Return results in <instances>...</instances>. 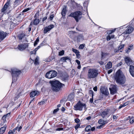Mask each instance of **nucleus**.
<instances>
[{"instance_id": "nucleus-1", "label": "nucleus", "mask_w": 134, "mask_h": 134, "mask_svg": "<svg viewBox=\"0 0 134 134\" xmlns=\"http://www.w3.org/2000/svg\"><path fill=\"white\" fill-rule=\"evenodd\" d=\"M115 78L116 82L120 84L124 83L126 81L125 76L120 70H118L116 72Z\"/></svg>"}, {"instance_id": "nucleus-2", "label": "nucleus", "mask_w": 134, "mask_h": 134, "mask_svg": "<svg viewBox=\"0 0 134 134\" xmlns=\"http://www.w3.org/2000/svg\"><path fill=\"white\" fill-rule=\"evenodd\" d=\"M99 72L97 70L95 69H90L88 70L87 74L88 79H93L96 78Z\"/></svg>"}, {"instance_id": "nucleus-3", "label": "nucleus", "mask_w": 134, "mask_h": 134, "mask_svg": "<svg viewBox=\"0 0 134 134\" xmlns=\"http://www.w3.org/2000/svg\"><path fill=\"white\" fill-rule=\"evenodd\" d=\"M51 84L52 89L55 91H57L59 90L62 85H64L57 80L52 81Z\"/></svg>"}, {"instance_id": "nucleus-4", "label": "nucleus", "mask_w": 134, "mask_h": 134, "mask_svg": "<svg viewBox=\"0 0 134 134\" xmlns=\"http://www.w3.org/2000/svg\"><path fill=\"white\" fill-rule=\"evenodd\" d=\"M82 14V13L81 12L78 11L71 13L68 16L73 17L77 22L81 18Z\"/></svg>"}, {"instance_id": "nucleus-5", "label": "nucleus", "mask_w": 134, "mask_h": 134, "mask_svg": "<svg viewBox=\"0 0 134 134\" xmlns=\"http://www.w3.org/2000/svg\"><path fill=\"white\" fill-rule=\"evenodd\" d=\"M74 109L75 110H82L83 108L85 109L86 108L85 104L82 103L79 101L75 106H74Z\"/></svg>"}, {"instance_id": "nucleus-6", "label": "nucleus", "mask_w": 134, "mask_h": 134, "mask_svg": "<svg viewBox=\"0 0 134 134\" xmlns=\"http://www.w3.org/2000/svg\"><path fill=\"white\" fill-rule=\"evenodd\" d=\"M12 70L13 83V82H15L16 81L17 76L20 74L21 72L17 69H13Z\"/></svg>"}, {"instance_id": "nucleus-7", "label": "nucleus", "mask_w": 134, "mask_h": 134, "mask_svg": "<svg viewBox=\"0 0 134 134\" xmlns=\"http://www.w3.org/2000/svg\"><path fill=\"white\" fill-rule=\"evenodd\" d=\"M57 74V72L55 71H51L46 74V77L47 78L51 79L55 77Z\"/></svg>"}, {"instance_id": "nucleus-8", "label": "nucleus", "mask_w": 134, "mask_h": 134, "mask_svg": "<svg viewBox=\"0 0 134 134\" xmlns=\"http://www.w3.org/2000/svg\"><path fill=\"white\" fill-rule=\"evenodd\" d=\"M28 43H24L19 44L18 47V49L20 51H23L28 47Z\"/></svg>"}, {"instance_id": "nucleus-9", "label": "nucleus", "mask_w": 134, "mask_h": 134, "mask_svg": "<svg viewBox=\"0 0 134 134\" xmlns=\"http://www.w3.org/2000/svg\"><path fill=\"white\" fill-rule=\"evenodd\" d=\"M133 30L134 28L132 27L129 26L127 28L126 30L122 34L124 35L129 34L131 33Z\"/></svg>"}, {"instance_id": "nucleus-10", "label": "nucleus", "mask_w": 134, "mask_h": 134, "mask_svg": "<svg viewBox=\"0 0 134 134\" xmlns=\"http://www.w3.org/2000/svg\"><path fill=\"white\" fill-rule=\"evenodd\" d=\"M109 89L111 94H114L116 92V86L113 85H111Z\"/></svg>"}, {"instance_id": "nucleus-11", "label": "nucleus", "mask_w": 134, "mask_h": 134, "mask_svg": "<svg viewBox=\"0 0 134 134\" xmlns=\"http://www.w3.org/2000/svg\"><path fill=\"white\" fill-rule=\"evenodd\" d=\"M54 27V26L53 25H51L45 27L44 30V34L46 33L48 31L53 28Z\"/></svg>"}, {"instance_id": "nucleus-12", "label": "nucleus", "mask_w": 134, "mask_h": 134, "mask_svg": "<svg viewBox=\"0 0 134 134\" xmlns=\"http://www.w3.org/2000/svg\"><path fill=\"white\" fill-rule=\"evenodd\" d=\"M125 61L126 63L128 65H131L133 63L131 59L129 57H126L125 59Z\"/></svg>"}, {"instance_id": "nucleus-13", "label": "nucleus", "mask_w": 134, "mask_h": 134, "mask_svg": "<svg viewBox=\"0 0 134 134\" xmlns=\"http://www.w3.org/2000/svg\"><path fill=\"white\" fill-rule=\"evenodd\" d=\"M101 92L103 94L106 95H108L109 94L107 89L103 87H102L100 89Z\"/></svg>"}, {"instance_id": "nucleus-14", "label": "nucleus", "mask_w": 134, "mask_h": 134, "mask_svg": "<svg viewBox=\"0 0 134 134\" xmlns=\"http://www.w3.org/2000/svg\"><path fill=\"white\" fill-rule=\"evenodd\" d=\"M10 4V2H8L5 4L4 5L3 7L1 10V12L4 13L5 11L7 9L9 5Z\"/></svg>"}, {"instance_id": "nucleus-15", "label": "nucleus", "mask_w": 134, "mask_h": 134, "mask_svg": "<svg viewBox=\"0 0 134 134\" xmlns=\"http://www.w3.org/2000/svg\"><path fill=\"white\" fill-rule=\"evenodd\" d=\"M40 22V20L36 18L33 20L31 21L30 23V26L34 25H36L38 24Z\"/></svg>"}, {"instance_id": "nucleus-16", "label": "nucleus", "mask_w": 134, "mask_h": 134, "mask_svg": "<svg viewBox=\"0 0 134 134\" xmlns=\"http://www.w3.org/2000/svg\"><path fill=\"white\" fill-rule=\"evenodd\" d=\"M109 110L108 109H105L102 112L101 114V115L102 117L104 118L107 116V115L109 113Z\"/></svg>"}, {"instance_id": "nucleus-17", "label": "nucleus", "mask_w": 134, "mask_h": 134, "mask_svg": "<svg viewBox=\"0 0 134 134\" xmlns=\"http://www.w3.org/2000/svg\"><path fill=\"white\" fill-rule=\"evenodd\" d=\"M7 36V33L2 31H0V39L3 40Z\"/></svg>"}, {"instance_id": "nucleus-18", "label": "nucleus", "mask_w": 134, "mask_h": 134, "mask_svg": "<svg viewBox=\"0 0 134 134\" xmlns=\"http://www.w3.org/2000/svg\"><path fill=\"white\" fill-rule=\"evenodd\" d=\"M77 41L80 42L85 40V39L82 35H80L77 36Z\"/></svg>"}, {"instance_id": "nucleus-19", "label": "nucleus", "mask_w": 134, "mask_h": 134, "mask_svg": "<svg viewBox=\"0 0 134 134\" xmlns=\"http://www.w3.org/2000/svg\"><path fill=\"white\" fill-rule=\"evenodd\" d=\"M129 71L130 74L133 76L134 77V66L131 65L130 66Z\"/></svg>"}, {"instance_id": "nucleus-20", "label": "nucleus", "mask_w": 134, "mask_h": 134, "mask_svg": "<svg viewBox=\"0 0 134 134\" xmlns=\"http://www.w3.org/2000/svg\"><path fill=\"white\" fill-rule=\"evenodd\" d=\"M39 92L37 91H34L30 93V97H33L35 96L38 95L39 94Z\"/></svg>"}, {"instance_id": "nucleus-21", "label": "nucleus", "mask_w": 134, "mask_h": 134, "mask_svg": "<svg viewBox=\"0 0 134 134\" xmlns=\"http://www.w3.org/2000/svg\"><path fill=\"white\" fill-rule=\"evenodd\" d=\"M7 126L5 125L4 126L0 129V134H3L5 132Z\"/></svg>"}, {"instance_id": "nucleus-22", "label": "nucleus", "mask_w": 134, "mask_h": 134, "mask_svg": "<svg viewBox=\"0 0 134 134\" xmlns=\"http://www.w3.org/2000/svg\"><path fill=\"white\" fill-rule=\"evenodd\" d=\"M25 36L24 33L22 32L18 35V37L19 40H21L23 39Z\"/></svg>"}, {"instance_id": "nucleus-23", "label": "nucleus", "mask_w": 134, "mask_h": 134, "mask_svg": "<svg viewBox=\"0 0 134 134\" xmlns=\"http://www.w3.org/2000/svg\"><path fill=\"white\" fill-rule=\"evenodd\" d=\"M133 48V45H131L129 46V47L126 51V53H129L131 51V50Z\"/></svg>"}, {"instance_id": "nucleus-24", "label": "nucleus", "mask_w": 134, "mask_h": 134, "mask_svg": "<svg viewBox=\"0 0 134 134\" xmlns=\"http://www.w3.org/2000/svg\"><path fill=\"white\" fill-rule=\"evenodd\" d=\"M10 115V114L8 113V114L4 116H3L2 118L1 121H3V123H5L6 122V118L7 117V116L8 115Z\"/></svg>"}, {"instance_id": "nucleus-25", "label": "nucleus", "mask_w": 134, "mask_h": 134, "mask_svg": "<svg viewBox=\"0 0 134 134\" xmlns=\"http://www.w3.org/2000/svg\"><path fill=\"white\" fill-rule=\"evenodd\" d=\"M62 61L64 62H66L67 60L70 61L69 58L67 57H62L61 59Z\"/></svg>"}, {"instance_id": "nucleus-26", "label": "nucleus", "mask_w": 134, "mask_h": 134, "mask_svg": "<svg viewBox=\"0 0 134 134\" xmlns=\"http://www.w3.org/2000/svg\"><path fill=\"white\" fill-rule=\"evenodd\" d=\"M130 103V101H128L125 103H124L122 104L119 107V108L120 109L123 107H124L125 106L127 105Z\"/></svg>"}, {"instance_id": "nucleus-27", "label": "nucleus", "mask_w": 134, "mask_h": 134, "mask_svg": "<svg viewBox=\"0 0 134 134\" xmlns=\"http://www.w3.org/2000/svg\"><path fill=\"white\" fill-rule=\"evenodd\" d=\"M66 7H65L63 9V10L62 12V15L63 16H64L65 15L66 13Z\"/></svg>"}, {"instance_id": "nucleus-28", "label": "nucleus", "mask_w": 134, "mask_h": 134, "mask_svg": "<svg viewBox=\"0 0 134 134\" xmlns=\"http://www.w3.org/2000/svg\"><path fill=\"white\" fill-rule=\"evenodd\" d=\"M98 123L100 124H101L102 125H104L105 124L106 121L102 119H100L98 121Z\"/></svg>"}, {"instance_id": "nucleus-29", "label": "nucleus", "mask_w": 134, "mask_h": 134, "mask_svg": "<svg viewBox=\"0 0 134 134\" xmlns=\"http://www.w3.org/2000/svg\"><path fill=\"white\" fill-rule=\"evenodd\" d=\"M74 96L72 94H70L68 96V99L70 101H72L73 99Z\"/></svg>"}, {"instance_id": "nucleus-30", "label": "nucleus", "mask_w": 134, "mask_h": 134, "mask_svg": "<svg viewBox=\"0 0 134 134\" xmlns=\"http://www.w3.org/2000/svg\"><path fill=\"white\" fill-rule=\"evenodd\" d=\"M112 65L111 62H109L106 65V66L108 69H109L112 67Z\"/></svg>"}, {"instance_id": "nucleus-31", "label": "nucleus", "mask_w": 134, "mask_h": 134, "mask_svg": "<svg viewBox=\"0 0 134 134\" xmlns=\"http://www.w3.org/2000/svg\"><path fill=\"white\" fill-rule=\"evenodd\" d=\"M91 127L90 125H88L86 126L85 128V130L87 132H89L91 131Z\"/></svg>"}, {"instance_id": "nucleus-32", "label": "nucleus", "mask_w": 134, "mask_h": 134, "mask_svg": "<svg viewBox=\"0 0 134 134\" xmlns=\"http://www.w3.org/2000/svg\"><path fill=\"white\" fill-rule=\"evenodd\" d=\"M54 59V57H52V58L49 57V58L46 59V61L48 62H50V61H52Z\"/></svg>"}, {"instance_id": "nucleus-33", "label": "nucleus", "mask_w": 134, "mask_h": 134, "mask_svg": "<svg viewBox=\"0 0 134 134\" xmlns=\"http://www.w3.org/2000/svg\"><path fill=\"white\" fill-rule=\"evenodd\" d=\"M39 58L37 57L35 60L34 64L36 65L38 64Z\"/></svg>"}, {"instance_id": "nucleus-34", "label": "nucleus", "mask_w": 134, "mask_h": 134, "mask_svg": "<svg viewBox=\"0 0 134 134\" xmlns=\"http://www.w3.org/2000/svg\"><path fill=\"white\" fill-rule=\"evenodd\" d=\"M130 122L131 124H132L134 122V117H132L130 119Z\"/></svg>"}, {"instance_id": "nucleus-35", "label": "nucleus", "mask_w": 134, "mask_h": 134, "mask_svg": "<svg viewBox=\"0 0 134 134\" xmlns=\"http://www.w3.org/2000/svg\"><path fill=\"white\" fill-rule=\"evenodd\" d=\"M39 41V39L38 38H37V39H36L35 41V42L34 43V46H36L38 43V42Z\"/></svg>"}, {"instance_id": "nucleus-36", "label": "nucleus", "mask_w": 134, "mask_h": 134, "mask_svg": "<svg viewBox=\"0 0 134 134\" xmlns=\"http://www.w3.org/2000/svg\"><path fill=\"white\" fill-rule=\"evenodd\" d=\"M124 44H122V45H121L118 48V49H119V50H120V51L121 52V50L122 49V48H124Z\"/></svg>"}, {"instance_id": "nucleus-37", "label": "nucleus", "mask_w": 134, "mask_h": 134, "mask_svg": "<svg viewBox=\"0 0 134 134\" xmlns=\"http://www.w3.org/2000/svg\"><path fill=\"white\" fill-rule=\"evenodd\" d=\"M64 54V51L63 50L59 52V55L60 56H62Z\"/></svg>"}, {"instance_id": "nucleus-38", "label": "nucleus", "mask_w": 134, "mask_h": 134, "mask_svg": "<svg viewBox=\"0 0 134 134\" xmlns=\"http://www.w3.org/2000/svg\"><path fill=\"white\" fill-rule=\"evenodd\" d=\"M72 51L75 53L76 54L77 53H79V51L76 49H74V48H72Z\"/></svg>"}, {"instance_id": "nucleus-39", "label": "nucleus", "mask_w": 134, "mask_h": 134, "mask_svg": "<svg viewBox=\"0 0 134 134\" xmlns=\"http://www.w3.org/2000/svg\"><path fill=\"white\" fill-rule=\"evenodd\" d=\"M84 44H81L79 47V48L80 49H83L84 47Z\"/></svg>"}, {"instance_id": "nucleus-40", "label": "nucleus", "mask_w": 134, "mask_h": 134, "mask_svg": "<svg viewBox=\"0 0 134 134\" xmlns=\"http://www.w3.org/2000/svg\"><path fill=\"white\" fill-rule=\"evenodd\" d=\"M59 109L58 108H57L56 109H55L53 111V113L54 114H55L59 110Z\"/></svg>"}, {"instance_id": "nucleus-41", "label": "nucleus", "mask_w": 134, "mask_h": 134, "mask_svg": "<svg viewBox=\"0 0 134 134\" xmlns=\"http://www.w3.org/2000/svg\"><path fill=\"white\" fill-rule=\"evenodd\" d=\"M39 16V13L38 12H37L35 14L34 17L35 18H37V17Z\"/></svg>"}, {"instance_id": "nucleus-42", "label": "nucleus", "mask_w": 134, "mask_h": 134, "mask_svg": "<svg viewBox=\"0 0 134 134\" xmlns=\"http://www.w3.org/2000/svg\"><path fill=\"white\" fill-rule=\"evenodd\" d=\"M54 17V15L53 14H52L49 17V19L50 20H52Z\"/></svg>"}, {"instance_id": "nucleus-43", "label": "nucleus", "mask_w": 134, "mask_h": 134, "mask_svg": "<svg viewBox=\"0 0 134 134\" xmlns=\"http://www.w3.org/2000/svg\"><path fill=\"white\" fill-rule=\"evenodd\" d=\"M36 51L35 50V49L33 51H31L30 52V54H35L36 53Z\"/></svg>"}, {"instance_id": "nucleus-44", "label": "nucleus", "mask_w": 134, "mask_h": 134, "mask_svg": "<svg viewBox=\"0 0 134 134\" xmlns=\"http://www.w3.org/2000/svg\"><path fill=\"white\" fill-rule=\"evenodd\" d=\"M19 0H15L14 2L15 4L17 5L18 4Z\"/></svg>"}, {"instance_id": "nucleus-45", "label": "nucleus", "mask_w": 134, "mask_h": 134, "mask_svg": "<svg viewBox=\"0 0 134 134\" xmlns=\"http://www.w3.org/2000/svg\"><path fill=\"white\" fill-rule=\"evenodd\" d=\"M63 128H57L56 129V131H60L61 130H63Z\"/></svg>"}, {"instance_id": "nucleus-46", "label": "nucleus", "mask_w": 134, "mask_h": 134, "mask_svg": "<svg viewBox=\"0 0 134 134\" xmlns=\"http://www.w3.org/2000/svg\"><path fill=\"white\" fill-rule=\"evenodd\" d=\"M89 93L90 94H92V97H93V91L91 90H90L89 91Z\"/></svg>"}, {"instance_id": "nucleus-47", "label": "nucleus", "mask_w": 134, "mask_h": 134, "mask_svg": "<svg viewBox=\"0 0 134 134\" xmlns=\"http://www.w3.org/2000/svg\"><path fill=\"white\" fill-rule=\"evenodd\" d=\"M111 39V37L110 36V35H108L107 37V40L108 41H109Z\"/></svg>"}, {"instance_id": "nucleus-48", "label": "nucleus", "mask_w": 134, "mask_h": 134, "mask_svg": "<svg viewBox=\"0 0 134 134\" xmlns=\"http://www.w3.org/2000/svg\"><path fill=\"white\" fill-rule=\"evenodd\" d=\"M30 9V8H28L25 9H24V10H23V12H26L29 10Z\"/></svg>"}, {"instance_id": "nucleus-49", "label": "nucleus", "mask_w": 134, "mask_h": 134, "mask_svg": "<svg viewBox=\"0 0 134 134\" xmlns=\"http://www.w3.org/2000/svg\"><path fill=\"white\" fill-rule=\"evenodd\" d=\"M80 125L79 124H77L75 126V129L76 130H77L80 127Z\"/></svg>"}, {"instance_id": "nucleus-50", "label": "nucleus", "mask_w": 134, "mask_h": 134, "mask_svg": "<svg viewBox=\"0 0 134 134\" xmlns=\"http://www.w3.org/2000/svg\"><path fill=\"white\" fill-rule=\"evenodd\" d=\"M75 122L76 123H78L80 121V120L78 119H76L75 120Z\"/></svg>"}, {"instance_id": "nucleus-51", "label": "nucleus", "mask_w": 134, "mask_h": 134, "mask_svg": "<svg viewBox=\"0 0 134 134\" xmlns=\"http://www.w3.org/2000/svg\"><path fill=\"white\" fill-rule=\"evenodd\" d=\"M76 56L77 58H79L80 57V55L79 54V53H77L76 54Z\"/></svg>"}, {"instance_id": "nucleus-52", "label": "nucleus", "mask_w": 134, "mask_h": 134, "mask_svg": "<svg viewBox=\"0 0 134 134\" xmlns=\"http://www.w3.org/2000/svg\"><path fill=\"white\" fill-rule=\"evenodd\" d=\"M74 33V31H70L68 32V35H69V34H72Z\"/></svg>"}, {"instance_id": "nucleus-53", "label": "nucleus", "mask_w": 134, "mask_h": 134, "mask_svg": "<svg viewBox=\"0 0 134 134\" xmlns=\"http://www.w3.org/2000/svg\"><path fill=\"white\" fill-rule=\"evenodd\" d=\"M19 95H18L17 96H16L14 98V100H17L18 98H19Z\"/></svg>"}, {"instance_id": "nucleus-54", "label": "nucleus", "mask_w": 134, "mask_h": 134, "mask_svg": "<svg viewBox=\"0 0 134 134\" xmlns=\"http://www.w3.org/2000/svg\"><path fill=\"white\" fill-rule=\"evenodd\" d=\"M19 95H18L17 96H16L14 98V100H17L18 98H19Z\"/></svg>"}, {"instance_id": "nucleus-55", "label": "nucleus", "mask_w": 134, "mask_h": 134, "mask_svg": "<svg viewBox=\"0 0 134 134\" xmlns=\"http://www.w3.org/2000/svg\"><path fill=\"white\" fill-rule=\"evenodd\" d=\"M78 7L79 9L80 10H81L82 9V6L80 5H79L78 6Z\"/></svg>"}, {"instance_id": "nucleus-56", "label": "nucleus", "mask_w": 134, "mask_h": 134, "mask_svg": "<svg viewBox=\"0 0 134 134\" xmlns=\"http://www.w3.org/2000/svg\"><path fill=\"white\" fill-rule=\"evenodd\" d=\"M113 118L114 120H116L117 119V116H116L114 115H113Z\"/></svg>"}, {"instance_id": "nucleus-57", "label": "nucleus", "mask_w": 134, "mask_h": 134, "mask_svg": "<svg viewBox=\"0 0 134 134\" xmlns=\"http://www.w3.org/2000/svg\"><path fill=\"white\" fill-rule=\"evenodd\" d=\"M108 55V54L107 53H102V57H103L104 56L107 55Z\"/></svg>"}, {"instance_id": "nucleus-58", "label": "nucleus", "mask_w": 134, "mask_h": 134, "mask_svg": "<svg viewBox=\"0 0 134 134\" xmlns=\"http://www.w3.org/2000/svg\"><path fill=\"white\" fill-rule=\"evenodd\" d=\"M76 62L78 65H80V62L79 60H76Z\"/></svg>"}, {"instance_id": "nucleus-59", "label": "nucleus", "mask_w": 134, "mask_h": 134, "mask_svg": "<svg viewBox=\"0 0 134 134\" xmlns=\"http://www.w3.org/2000/svg\"><path fill=\"white\" fill-rule=\"evenodd\" d=\"M8 134H14V133L12 131H10L8 133Z\"/></svg>"}, {"instance_id": "nucleus-60", "label": "nucleus", "mask_w": 134, "mask_h": 134, "mask_svg": "<svg viewBox=\"0 0 134 134\" xmlns=\"http://www.w3.org/2000/svg\"><path fill=\"white\" fill-rule=\"evenodd\" d=\"M115 30H116V29H115L113 30H110V31H111V32L109 33V35H110V34H111L112 33L114 32L115 31Z\"/></svg>"}, {"instance_id": "nucleus-61", "label": "nucleus", "mask_w": 134, "mask_h": 134, "mask_svg": "<svg viewBox=\"0 0 134 134\" xmlns=\"http://www.w3.org/2000/svg\"><path fill=\"white\" fill-rule=\"evenodd\" d=\"M97 86H95L93 88V90L94 91H97Z\"/></svg>"}, {"instance_id": "nucleus-62", "label": "nucleus", "mask_w": 134, "mask_h": 134, "mask_svg": "<svg viewBox=\"0 0 134 134\" xmlns=\"http://www.w3.org/2000/svg\"><path fill=\"white\" fill-rule=\"evenodd\" d=\"M65 109L63 107L61 109V110L62 111L64 112L65 110Z\"/></svg>"}, {"instance_id": "nucleus-63", "label": "nucleus", "mask_w": 134, "mask_h": 134, "mask_svg": "<svg viewBox=\"0 0 134 134\" xmlns=\"http://www.w3.org/2000/svg\"><path fill=\"white\" fill-rule=\"evenodd\" d=\"M71 73L73 75H74L75 74V71L74 70L72 69L71 70Z\"/></svg>"}, {"instance_id": "nucleus-64", "label": "nucleus", "mask_w": 134, "mask_h": 134, "mask_svg": "<svg viewBox=\"0 0 134 134\" xmlns=\"http://www.w3.org/2000/svg\"><path fill=\"white\" fill-rule=\"evenodd\" d=\"M41 47V46L39 45L37 48H36L35 49V50L36 51H37L38 49Z\"/></svg>"}]
</instances>
